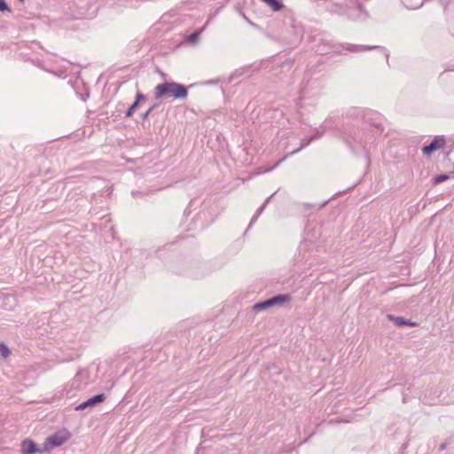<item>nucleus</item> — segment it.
Returning a JSON list of instances; mask_svg holds the SVG:
<instances>
[{"instance_id": "5", "label": "nucleus", "mask_w": 454, "mask_h": 454, "mask_svg": "<svg viewBox=\"0 0 454 454\" xmlns=\"http://www.w3.org/2000/svg\"><path fill=\"white\" fill-rule=\"evenodd\" d=\"M105 400V395L104 394H98L94 395L93 397L90 398L89 400L83 402L82 404L78 405L76 410L77 411H83V409L90 406H94L98 404V403H101Z\"/></svg>"}, {"instance_id": "7", "label": "nucleus", "mask_w": 454, "mask_h": 454, "mask_svg": "<svg viewBox=\"0 0 454 454\" xmlns=\"http://www.w3.org/2000/svg\"><path fill=\"white\" fill-rule=\"evenodd\" d=\"M388 317L395 322L396 325H417L416 323H410L409 321H406L403 317H394V316H388Z\"/></svg>"}, {"instance_id": "9", "label": "nucleus", "mask_w": 454, "mask_h": 454, "mask_svg": "<svg viewBox=\"0 0 454 454\" xmlns=\"http://www.w3.org/2000/svg\"><path fill=\"white\" fill-rule=\"evenodd\" d=\"M450 177L449 176H446V174H441L440 176H437L433 178V184L436 185L441 184V182L448 180Z\"/></svg>"}, {"instance_id": "4", "label": "nucleus", "mask_w": 454, "mask_h": 454, "mask_svg": "<svg viewBox=\"0 0 454 454\" xmlns=\"http://www.w3.org/2000/svg\"><path fill=\"white\" fill-rule=\"evenodd\" d=\"M446 145V139L443 137H436L430 145L423 147V153L426 156H431L435 151L442 149Z\"/></svg>"}, {"instance_id": "16", "label": "nucleus", "mask_w": 454, "mask_h": 454, "mask_svg": "<svg viewBox=\"0 0 454 454\" xmlns=\"http://www.w3.org/2000/svg\"><path fill=\"white\" fill-rule=\"evenodd\" d=\"M405 4L408 6V7H412L411 5H409V0H403Z\"/></svg>"}, {"instance_id": "12", "label": "nucleus", "mask_w": 454, "mask_h": 454, "mask_svg": "<svg viewBox=\"0 0 454 454\" xmlns=\"http://www.w3.org/2000/svg\"><path fill=\"white\" fill-rule=\"evenodd\" d=\"M199 39V34L193 33L189 35V41L192 43H195Z\"/></svg>"}, {"instance_id": "1", "label": "nucleus", "mask_w": 454, "mask_h": 454, "mask_svg": "<svg viewBox=\"0 0 454 454\" xmlns=\"http://www.w3.org/2000/svg\"><path fill=\"white\" fill-rule=\"evenodd\" d=\"M187 88L184 84L175 82L159 83L155 87V97L172 96L174 98H187Z\"/></svg>"}, {"instance_id": "11", "label": "nucleus", "mask_w": 454, "mask_h": 454, "mask_svg": "<svg viewBox=\"0 0 454 454\" xmlns=\"http://www.w3.org/2000/svg\"><path fill=\"white\" fill-rule=\"evenodd\" d=\"M0 12H11V8L6 4L5 0H0Z\"/></svg>"}, {"instance_id": "8", "label": "nucleus", "mask_w": 454, "mask_h": 454, "mask_svg": "<svg viewBox=\"0 0 454 454\" xmlns=\"http://www.w3.org/2000/svg\"><path fill=\"white\" fill-rule=\"evenodd\" d=\"M266 4H268L269 6H270V8L274 11V12H278V10H280L282 9L283 7V4H281L280 1L278 0H262Z\"/></svg>"}, {"instance_id": "10", "label": "nucleus", "mask_w": 454, "mask_h": 454, "mask_svg": "<svg viewBox=\"0 0 454 454\" xmlns=\"http://www.w3.org/2000/svg\"><path fill=\"white\" fill-rule=\"evenodd\" d=\"M0 353L1 356L5 358L9 356L10 350L8 349L7 346H5V344L4 343H0Z\"/></svg>"}, {"instance_id": "13", "label": "nucleus", "mask_w": 454, "mask_h": 454, "mask_svg": "<svg viewBox=\"0 0 454 454\" xmlns=\"http://www.w3.org/2000/svg\"><path fill=\"white\" fill-rule=\"evenodd\" d=\"M136 101H137L138 104H139V102H141V101H145V97H144V95H143V94L138 93V94L137 95V100H136Z\"/></svg>"}, {"instance_id": "14", "label": "nucleus", "mask_w": 454, "mask_h": 454, "mask_svg": "<svg viewBox=\"0 0 454 454\" xmlns=\"http://www.w3.org/2000/svg\"><path fill=\"white\" fill-rule=\"evenodd\" d=\"M133 112H134V109H132V106L126 112V116L127 117H130L132 116L133 114Z\"/></svg>"}, {"instance_id": "3", "label": "nucleus", "mask_w": 454, "mask_h": 454, "mask_svg": "<svg viewBox=\"0 0 454 454\" xmlns=\"http://www.w3.org/2000/svg\"><path fill=\"white\" fill-rule=\"evenodd\" d=\"M290 297L288 295H277L275 297L270 298V300L265 301L263 302H258L254 305V310H262L268 308H270L272 305H276L278 303H283L288 301Z\"/></svg>"}, {"instance_id": "2", "label": "nucleus", "mask_w": 454, "mask_h": 454, "mask_svg": "<svg viewBox=\"0 0 454 454\" xmlns=\"http://www.w3.org/2000/svg\"><path fill=\"white\" fill-rule=\"evenodd\" d=\"M72 434L67 428H61L53 434L49 435L43 444L42 450L50 451L56 447H60L61 444L70 440Z\"/></svg>"}, {"instance_id": "6", "label": "nucleus", "mask_w": 454, "mask_h": 454, "mask_svg": "<svg viewBox=\"0 0 454 454\" xmlns=\"http://www.w3.org/2000/svg\"><path fill=\"white\" fill-rule=\"evenodd\" d=\"M21 450L24 454H35L36 451H43L36 448V443L32 440H24L21 443Z\"/></svg>"}, {"instance_id": "17", "label": "nucleus", "mask_w": 454, "mask_h": 454, "mask_svg": "<svg viewBox=\"0 0 454 454\" xmlns=\"http://www.w3.org/2000/svg\"><path fill=\"white\" fill-rule=\"evenodd\" d=\"M19 1H20V2H24V0H19Z\"/></svg>"}, {"instance_id": "15", "label": "nucleus", "mask_w": 454, "mask_h": 454, "mask_svg": "<svg viewBox=\"0 0 454 454\" xmlns=\"http://www.w3.org/2000/svg\"><path fill=\"white\" fill-rule=\"evenodd\" d=\"M137 106H138V103H137V101H135V102L131 105V108L135 110V109L137 108Z\"/></svg>"}]
</instances>
